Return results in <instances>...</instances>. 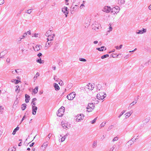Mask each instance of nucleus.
<instances>
[{
  "label": "nucleus",
  "instance_id": "obj_19",
  "mask_svg": "<svg viewBox=\"0 0 151 151\" xmlns=\"http://www.w3.org/2000/svg\"><path fill=\"white\" fill-rule=\"evenodd\" d=\"M95 106L94 104L93 103H89L88 104V106L87 107L89 108H91L93 109H94L95 108Z\"/></svg>",
  "mask_w": 151,
  "mask_h": 151
},
{
  "label": "nucleus",
  "instance_id": "obj_33",
  "mask_svg": "<svg viewBox=\"0 0 151 151\" xmlns=\"http://www.w3.org/2000/svg\"><path fill=\"white\" fill-rule=\"evenodd\" d=\"M97 142L96 141H94L92 145V147L93 148H95L97 146Z\"/></svg>",
  "mask_w": 151,
  "mask_h": 151
},
{
  "label": "nucleus",
  "instance_id": "obj_30",
  "mask_svg": "<svg viewBox=\"0 0 151 151\" xmlns=\"http://www.w3.org/2000/svg\"><path fill=\"white\" fill-rule=\"evenodd\" d=\"M27 105L25 104H22L21 108L22 110H24L26 108Z\"/></svg>",
  "mask_w": 151,
  "mask_h": 151
},
{
  "label": "nucleus",
  "instance_id": "obj_25",
  "mask_svg": "<svg viewBox=\"0 0 151 151\" xmlns=\"http://www.w3.org/2000/svg\"><path fill=\"white\" fill-rule=\"evenodd\" d=\"M59 44L57 42H56L55 43V46H54L53 48V50H56Z\"/></svg>",
  "mask_w": 151,
  "mask_h": 151
},
{
  "label": "nucleus",
  "instance_id": "obj_15",
  "mask_svg": "<svg viewBox=\"0 0 151 151\" xmlns=\"http://www.w3.org/2000/svg\"><path fill=\"white\" fill-rule=\"evenodd\" d=\"M55 36V34H53L51 35L48 37L47 39L48 41H52L53 40L54 37Z\"/></svg>",
  "mask_w": 151,
  "mask_h": 151
},
{
  "label": "nucleus",
  "instance_id": "obj_16",
  "mask_svg": "<svg viewBox=\"0 0 151 151\" xmlns=\"http://www.w3.org/2000/svg\"><path fill=\"white\" fill-rule=\"evenodd\" d=\"M42 48V46L40 45H37L34 48V50L35 51H37L39 50Z\"/></svg>",
  "mask_w": 151,
  "mask_h": 151
},
{
  "label": "nucleus",
  "instance_id": "obj_27",
  "mask_svg": "<svg viewBox=\"0 0 151 151\" xmlns=\"http://www.w3.org/2000/svg\"><path fill=\"white\" fill-rule=\"evenodd\" d=\"M150 117L147 118L143 121V122L144 124L147 123L150 121Z\"/></svg>",
  "mask_w": 151,
  "mask_h": 151
},
{
  "label": "nucleus",
  "instance_id": "obj_35",
  "mask_svg": "<svg viewBox=\"0 0 151 151\" xmlns=\"http://www.w3.org/2000/svg\"><path fill=\"white\" fill-rule=\"evenodd\" d=\"M109 55L108 54H106V55H105L102 56L101 57V58L102 59H104L106 58L109 57Z\"/></svg>",
  "mask_w": 151,
  "mask_h": 151
},
{
  "label": "nucleus",
  "instance_id": "obj_28",
  "mask_svg": "<svg viewBox=\"0 0 151 151\" xmlns=\"http://www.w3.org/2000/svg\"><path fill=\"white\" fill-rule=\"evenodd\" d=\"M19 127H17L13 130L12 134L13 135H14L16 134V132L19 130Z\"/></svg>",
  "mask_w": 151,
  "mask_h": 151
},
{
  "label": "nucleus",
  "instance_id": "obj_50",
  "mask_svg": "<svg viewBox=\"0 0 151 151\" xmlns=\"http://www.w3.org/2000/svg\"><path fill=\"white\" fill-rule=\"evenodd\" d=\"M72 86V83H70V84H69L68 85V86H67V87L69 88H70Z\"/></svg>",
  "mask_w": 151,
  "mask_h": 151
},
{
  "label": "nucleus",
  "instance_id": "obj_63",
  "mask_svg": "<svg viewBox=\"0 0 151 151\" xmlns=\"http://www.w3.org/2000/svg\"><path fill=\"white\" fill-rule=\"evenodd\" d=\"M42 54L41 53H39L37 54V56L39 57H40L42 55Z\"/></svg>",
  "mask_w": 151,
  "mask_h": 151
},
{
  "label": "nucleus",
  "instance_id": "obj_8",
  "mask_svg": "<svg viewBox=\"0 0 151 151\" xmlns=\"http://www.w3.org/2000/svg\"><path fill=\"white\" fill-rule=\"evenodd\" d=\"M94 87V85L93 84H92L89 83L88 85H86V88L87 89L92 90L93 89Z\"/></svg>",
  "mask_w": 151,
  "mask_h": 151
},
{
  "label": "nucleus",
  "instance_id": "obj_44",
  "mask_svg": "<svg viewBox=\"0 0 151 151\" xmlns=\"http://www.w3.org/2000/svg\"><path fill=\"white\" fill-rule=\"evenodd\" d=\"M86 108L87 109V111L88 112H91L93 110V109L91 108H89L88 107H87Z\"/></svg>",
  "mask_w": 151,
  "mask_h": 151
},
{
  "label": "nucleus",
  "instance_id": "obj_46",
  "mask_svg": "<svg viewBox=\"0 0 151 151\" xmlns=\"http://www.w3.org/2000/svg\"><path fill=\"white\" fill-rule=\"evenodd\" d=\"M27 35V33H25L24 34L23 36H22L20 37L21 38V39H22L24 38Z\"/></svg>",
  "mask_w": 151,
  "mask_h": 151
},
{
  "label": "nucleus",
  "instance_id": "obj_24",
  "mask_svg": "<svg viewBox=\"0 0 151 151\" xmlns=\"http://www.w3.org/2000/svg\"><path fill=\"white\" fill-rule=\"evenodd\" d=\"M68 135V134H66L65 135H64L63 136H62V135L60 134V137H61L62 138L61 139V142H63L66 139L67 136Z\"/></svg>",
  "mask_w": 151,
  "mask_h": 151
},
{
  "label": "nucleus",
  "instance_id": "obj_52",
  "mask_svg": "<svg viewBox=\"0 0 151 151\" xmlns=\"http://www.w3.org/2000/svg\"><path fill=\"white\" fill-rule=\"evenodd\" d=\"M62 60H59L58 61V64L59 65H60L62 64Z\"/></svg>",
  "mask_w": 151,
  "mask_h": 151
},
{
  "label": "nucleus",
  "instance_id": "obj_43",
  "mask_svg": "<svg viewBox=\"0 0 151 151\" xmlns=\"http://www.w3.org/2000/svg\"><path fill=\"white\" fill-rule=\"evenodd\" d=\"M118 1H120V4H124L125 3V0H118Z\"/></svg>",
  "mask_w": 151,
  "mask_h": 151
},
{
  "label": "nucleus",
  "instance_id": "obj_23",
  "mask_svg": "<svg viewBox=\"0 0 151 151\" xmlns=\"http://www.w3.org/2000/svg\"><path fill=\"white\" fill-rule=\"evenodd\" d=\"M25 101L26 103H28L29 102V100L30 99V96L27 94L25 95Z\"/></svg>",
  "mask_w": 151,
  "mask_h": 151
},
{
  "label": "nucleus",
  "instance_id": "obj_4",
  "mask_svg": "<svg viewBox=\"0 0 151 151\" xmlns=\"http://www.w3.org/2000/svg\"><path fill=\"white\" fill-rule=\"evenodd\" d=\"M76 95V94L74 92H72L68 94L67 96V99L70 100H72L73 99Z\"/></svg>",
  "mask_w": 151,
  "mask_h": 151
},
{
  "label": "nucleus",
  "instance_id": "obj_5",
  "mask_svg": "<svg viewBox=\"0 0 151 151\" xmlns=\"http://www.w3.org/2000/svg\"><path fill=\"white\" fill-rule=\"evenodd\" d=\"M65 109L64 107L62 106L58 111V113H57V115L59 116H61L63 115V114L64 111Z\"/></svg>",
  "mask_w": 151,
  "mask_h": 151
},
{
  "label": "nucleus",
  "instance_id": "obj_1",
  "mask_svg": "<svg viewBox=\"0 0 151 151\" xmlns=\"http://www.w3.org/2000/svg\"><path fill=\"white\" fill-rule=\"evenodd\" d=\"M61 125L62 127L64 129L67 130L70 127V124L66 122L62 121L61 122Z\"/></svg>",
  "mask_w": 151,
  "mask_h": 151
},
{
  "label": "nucleus",
  "instance_id": "obj_17",
  "mask_svg": "<svg viewBox=\"0 0 151 151\" xmlns=\"http://www.w3.org/2000/svg\"><path fill=\"white\" fill-rule=\"evenodd\" d=\"M52 30H48L46 32V33L45 34V35L46 36H47L48 37L51 35H52Z\"/></svg>",
  "mask_w": 151,
  "mask_h": 151
},
{
  "label": "nucleus",
  "instance_id": "obj_38",
  "mask_svg": "<svg viewBox=\"0 0 151 151\" xmlns=\"http://www.w3.org/2000/svg\"><path fill=\"white\" fill-rule=\"evenodd\" d=\"M40 75V74L39 73H37L36 75L35 76L34 78V79L35 80Z\"/></svg>",
  "mask_w": 151,
  "mask_h": 151
},
{
  "label": "nucleus",
  "instance_id": "obj_37",
  "mask_svg": "<svg viewBox=\"0 0 151 151\" xmlns=\"http://www.w3.org/2000/svg\"><path fill=\"white\" fill-rule=\"evenodd\" d=\"M122 46H123V45H120L119 47L118 46H115V48L117 50H120V49L122 48Z\"/></svg>",
  "mask_w": 151,
  "mask_h": 151
},
{
  "label": "nucleus",
  "instance_id": "obj_59",
  "mask_svg": "<svg viewBox=\"0 0 151 151\" xmlns=\"http://www.w3.org/2000/svg\"><path fill=\"white\" fill-rule=\"evenodd\" d=\"M59 84L61 86H62L64 85L63 82L61 81L59 83Z\"/></svg>",
  "mask_w": 151,
  "mask_h": 151
},
{
  "label": "nucleus",
  "instance_id": "obj_48",
  "mask_svg": "<svg viewBox=\"0 0 151 151\" xmlns=\"http://www.w3.org/2000/svg\"><path fill=\"white\" fill-rule=\"evenodd\" d=\"M68 10H67V11H65V13H64L65 14V17H67L68 16V12H69V11H68Z\"/></svg>",
  "mask_w": 151,
  "mask_h": 151
},
{
  "label": "nucleus",
  "instance_id": "obj_36",
  "mask_svg": "<svg viewBox=\"0 0 151 151\" xmlns=\"http://www.w3.org/2000/svg\"><path fill=\"white\" fill-rule=\"evenodd\" d=\"M97 117H96V118H95L92 121H91L90 122H91V123L92 124H94L96 121V120L97 119Z\"/></svg>",
  "mask_w": 151,
  "mask_h": 151
},
{
  "label": "nucleus",
  "instance_id": "obj_10",
  "mask_svg": "<svg viewBox=\"0 0 151 151\" xmlns=\"http://www.w3.org/2000/svg\"><path fill=\"white\" fill-rule=\"evenodd\" d=\"M37 106H33L32 108V114L33 115H35L36 113V111L37 110Z\"/></svg>",
  "mask_w": 151,
  "mask_h": 151
},
{
  "label": "nucleus",
  "instance_id": "obj_60",
  "mask_svg": "<svg viewBox=\"0 0 151 151\" xmlns=\"http://www.w3.org/2000/svg\"><path fill=\"white\" fill-rule=\"evenodd\" d=\"M31 104L32 105V106H34L36 105V102H32L31 103Z\"/></svg>",
  "mask_w": 151,
  "mask_h": 151
},
{
  "label": "nucleus",
  "instance_id": "obj_64",
  "mask_svg": "<svg viewBox=\"0 0 151 151\" xmlns=\"http://www.w3.org/2000/svg\"><path fill=\"white\" fill-rule=\"evenodd\" d=\"M10 59L9 58H7L6 59V61L7 63H9L10 62Z\"/></svg>",
  "mask_w": 151,
  "mask_h": 151
},
{
  "label": "nucleus",
  "instance_id": "obj_29",
  "mask_svg": "<svg viewBox=\"0 0 151 151\" xmlns=\"http://www.w3.org/2000/svg\"><path fill=\"white\" fill-rule=\"evenodd\" d=\"M36 61L37 63H38L40 64H43L44 63V60H42L41 58H40L39 59H37Z\"/></svg>",
  "mask_w": 151,
  "mask_h": 151
},
{
  "label": "nucleus",
  "instance_id": "obj_3",
  "mask_svg": "<svg viewBox=\"0 0 151 151\" xmlns=\"http://www.w3.org/2000/svg\"><path fill=\"white\" fill-rule=\"evenodd\" d=\"M106 94L104 92H100L97 95V98L99 100H102L106 96Z\"/></svg>",
  "mask_w": 151,
  "mask_h": 151
},
{
  "label": "nucleus",
  "instance_id": "obj_57",
  "mask_svg": "<svg viewBox=\"0 0 151 151\" xmlns=\"http://www.w3.org/2000/svg\"><path fill=\"white\" fill-rule=\"evenodd\" d=\"M26 12L29 14H30L32 12V11H31V9H29L27 10Z\"/></svg>",
  "mask_w": 151,
  "mask_h": 151
},
{
  "label": "nucleus",
  "instance_id": "obj_22",
  "mask_svg": "<svg viewBox=\"0 0 151 151\" xmlns=\"http://www.w3.org/2000/svg\"><path fill=\"white\" fill-rule=\"evenodd\" d=\"M133 111H131L129 112H127L126 114V116H125L126 118H128L132 113Z\"/></svg>",
  "mask_w": 151,
  "mask_h": 151
},
{
  "label": "nucleus",
  "instance_id": "obj_56",
  "mask_svg": "<svg viewBox=\"0 0 151 151\" xmlns=\"http://www.w3.org/2000/svg\"><path fill=\"white\" fill-rule=\"evenodd\" d=\"M15 81H16V82H15V83L16 84H18V83H19V82H21V81H19L18 80H16V79H15Z\"/></svg>",
  "mask_w": 151,
  "mask_h": 151
},
{
  "label": "nucleus",
  "instance_id": "obj_39",
  "mask_svg": "<svg viewBox=\"0 0 151 151\" xmlns=\"http://www.w3.org/2000/svg\"><path fill=\"white\" fill-rule=\"evenodd\" d=\"M79 60L80 61H83V62H86V59L84 58H79Z\"/></svg>",
  "mask_w": 151,
  "mask_h": 151
},
{
  "label": "nucleus",
  "instance_id": "obj_18",
  "mask_svg": "<svg viewBox=\"0 0 151 151\" xmlns=\"http://www.w3.org/2000/svg\"><path fill=\"white\" fill-rule=\"evenodd\" d=\"M7 51L6 50L1 52L0 53V56H1L0 58H2L5 55L7 54Z\"/></svg>",
  "mask_w": 151,
  "mask_h": 151
},
{
  "label": "nucleus",
  "instance_id": "obj_34",
  "mask_svg": "<svg viewBox=\"0 0 151 151\" xmlns=\"http://www.w3.org/2000/svg\"><path fill=\"white\" fill-rule=\"evenodd\" d=\"M151 63V59L149 60L147 62H146L145 64V66H148L149 65V64Z\"/></svg>",
  "mask_w": 151,
  "mask_h": 151
},
{
  "label": "nucleus",
  "instance_id": "obj_26",
  "mask_svg": "<svg viewBox=\"0 0 151 151\" xmlns=\"http://www.w3.org/2000/svg\"><path fill=\"white\" fill-rule=\"evenodd\" d=\"M54 87L56 91H58L60 89V87L58 85L57 83H55L54 84Z\"/></svg>",
  "mask_w": 151,
  "mask_h": 151
},
{
  "label": "nucleus",
  "instance_id": "obj_9",
  "mask_svg": "<svg viewBox=\"0 0 151 151\" xmlns=\"http://www.w3.org/2000/svg\"><path fill=\"white\" fill-rule=\"evenodd\" d=\"M147 29H146L143 28V29L138 30L136 31V33L137 34H142L146 32Z\"/></svg>",
  "mask_w": 151,
  "mask_h": 151
},
{
  "label": "nucleus",
  "instance_id": "obj_11",
  "mask_svg": "<svg viewBox=\"0 0 151 151\" xmlns=\"http://www.w3.org/2000/svg\"><path fill=\"white\" fill-rule=\"evenodd\" d=\"M73 4L72 6L70 8V11L71 12V14H73L74 13V10H76L78 8V6L77 5H75V7H72L73 6Z\"/></svg>",
  "mask_w": 151,
  "mask_h": 151
},
{
  "label": "nucleus",
  "instance_id": "obj_55",
  "mask_svg": "<svg viewBox=\"0 0 151 151\" xmlns=\"http://www.w3.org/2000/svg\"><path fill=\"white\" fill-rule=\"evenodd\" d=\"M52 135V134H50V133L47 136V137H48V138L47 139V140H49L50 138V137H51V136Z\"/></svg>",
  "mask_w": 151,
  "mask_h": 151
},
{
  "label": "nucleus",
  "instance_id": "obj_40",
  "mask_svg": "<svg viewBox=\"0 0 151 151\" xmlns=\"http://www.w3.org/2000/svg\"><path fill=\"white\" fill-rule=\"evenodd\" d=\"M101 86L99 84L97 86L96 89L97 90L99 91L100 90V88H101Z\"/></svg>",
  "mask_w": 151,
  "mask_h": 151
},
{
  "label": "nucleus",
  "instance_id": "obj_51",
  "mask_svg": "<svg viewBox=\"0 0 151 151\" xmlns=\"http://www.w3.org/2000/svg\"><path fill=\"white\" fill-rule=\"evenodd\" d=\"M22 39H21V37H20L17 40V43H19L20 42V41Z\"/></svg>",
  "mask_w": 151,
  "mask_h": 151
},
{
  "label": "nucleus",
  "instance_id": "obj_31",
  "mask_svg": "<svg viewBox=\"0 0 151 151\" xmlns=\"http://www.w3.org/2000/svg\"><path fill=\"white\" fill-rule=\"evenodd\" d=\"M68 8L67 7H64L63 8H62V11L63 13H65V11L67 12Z\"/></svg>",
  "mask_w": 151,
  "mask_h": 151
},
{
  "label": "nucleus",
  "instance_id": "obj_32",
  "mask_svg": "<svg viewBox=\"0 0 151 151\" xmlns=\"http://www.w3.org/2000/svg\"><path fill=\"white\" fill-rule=\"evenodd\" d=\"M38 87L36 86L35 87V88L33 90V92L35 93H36L38 92Z\"/></svg>",
  "mask_w": 151,
  "mask_h": 151
},
{
  "label": "nucleus",
  "instance_id": "obj_14",
  "mask_svg": "<svg viewBox=\"0 0 151 151\" xmlns=\"http://www.w3.org/2000/svg\"><path fill=\"white\" fill-rule=\"evenodd\" d=\"M93 25H94V29L95 30L98 29H99V27L100 26V24H99L97 22H95L93 24Z\"/></svg>",
  "mask_w": 151,
  "mask_h": 151
},
{
  "label": "nucleus",
  "instance_id": "obj_6",
  "mask_svg": "<svg viewBox=\"0 0 151 151\" xmlns=\"http://www.w3.org/2000/svg\"><path fill=\"white\" fill-rule=\"evenodd\" d=\"M102 10L104 12L108 13L111 11V9L110 6H105L103 8Z\"/></svg>",
  "mask_w": 151,
  "mask_h": 151
},
{
  "label": "nucleus",
  "instance_id": "obj_47",
  "mask_svg": "<svg viewBox=\"0 0 151 151\" xmlns=\"http://www.w3.org/2000/svg\"><path fill=\"white\" fill-rule=\"evenodd\" d=\"M106 124V122H102L100 125V126L101 127H104L105 125Z\"/></svg>",
  "mask_w": 151,
  "mask_h": 151
},
{
  "label": "nucleus",
  "instance_id": "obj_53",
  "mask_svg": "<svg viewBox=\"0 0 151 151\" xmlns=\"http://www.w3.org/2000/svg\"><path fill=\"white\" fill-rule=\"evenodd\" d=\"M4 3V0H0V5H2Z\"/></svg>",
  "mask_w": 151,
  "mask_h": 151
},
{
  "label": "nucleus",
  "instance_id": "obj_20",
  "mask_svg": "<svg viewBox=\"0 0 151 151\" xmlns=\"http://www.w3.org/2000/svg\"><path fill=\"white\" fill-rule=\"evenodd\" d=\"M138 99V97L137 98V99H135L134 100L132 103L131 104H130L129 107H131L133 106L135 104H136L137 102V100Z\"/></svg>",
  "mask_w": 151,
  "mask_h": 151
},
{
  "label": "nucleus",
  "instance_id": "obj_62",
  "mask_svg": "<svg viewBox=\"0 0 151 151\" xmlns=\"http://www.w3.org/2000/svg\"><path fill=\"white\" fill-rule=\"evenodd\" d=\"M84 6V5L83 4L81 5L80 6V8L81 9H82L83 8V6Z\"/></svg>",
  "mask_w": 151,
  "mask_h": 151
},
{
  "label": "nucleus",
  "instance_id": "obj_13",
  "mask_svg": "<svg viewBox=\"0 0 151 151\" xmlns=\"http://www.w3.org/2000/svg\"><path fill=\"white\" fill-rule=\"evenodd\" d=\"M48 144V143L47 142L44 143L43 145L41 146V149L43 150H45Z\"/></svg>",
  "mask_w": 151,
  "mask_h": 151
},
{
  "label": "nucleus",
  "instance_id": "obj_58",
  "mask_svg": "<svg viewBox=\"0 0 151 151\" xmlns=\"http://www.w3.org/2000/svg\"><path fill=\"white\" fill-rule=\"evenodd\" d=\"M112 126L113 125H110L108 128V131L110 130L112 128Z\"/></svg>",
  "mask_w": 151,
  "mask_h": 151
},
{
  "label": "nucleus",
  "instance_id": "obj_49",
  "mask_svg": "<svg viewBox=\"0 0 151 151\" xmlns=\"http://www.w3.org/2000/svg\"><path fill=\"white\" fill-rule=\"evenodd\" d=\"M109 29L108 30V32H110V31H111L112 29V28L111 27H110L108 28Z\"/></svg>",
  "mask_w": 151,
  "mask_h": 151
},
{
  "label": "nucleus",
  "instance_id": "obj_61",
  "mask_svg": "<svg viewBox=\"0 0 151 151\" xmlns=\"http://www.w3.org/2000/svg\"><path fill=\"white\" fill-rule=\"evenodd\" d=\"M26 117V116L25 115L23 117V118H22V119L21 121V122H22L23 121V120L24 119V118Z\"/></svg>",
  "mask_w": 151,
  "mask_h": 151
},
{
  "label": "nucleus",
  "instance_id": "obj_12",
  "mask_svg": "<svg viewBox=\"0 0 151 151\" xmlns=\"http://www.w3.org/2000/svg\"><path fill=\"white\" fill-rule=\"evenodd\" d=\"M52 45V42L50 41H48L46 43L45 47V49H47L49 47H50Z\"/></svg>",
  "mask_w": 151,
  "mask_h": 151
},
{
  "label": "nucleus",
  "instance_id": "obj_45",
  "mask_svg": "<svg viewBox=\"0 0 151 151\" xmlns=\"http://www.w3.org/2000/svg\"><path fill=\"white\" fill-rule=\"evenodd\" d=\"M125 112V111H122L120 114L119 116L118 117L120 118Z\"/></svg>",
  "mask_w": 151,
  "mask_h": 151
},
{
  "label": "nucleus",
  "instance_id": "obj_42",
  "mask_svg": "<svg viewBox=\"0 0 151 151\" xmlns=\"http://www.w3.org/2000/svg\"><path fill=\"white\" fill-rule=\"evenodd\" d=\"M3 110V108L1 106H0V114L2 113Z\"/></svg>",
  "mask_w": 151,
  "mask_h": 151
},
{
  "label": "nucleus",
  "instance_id": "obj_41",
  "mask_svg": "<svg viewBox=\"0 0 151 151\" xmlns=\"http://www.w3.org/2000/svg\"><path fill=\"white\" fill-rule=\"evenodd\" d=\"M119 139V138L117 137H115L113 139L112 141L114 142L117 141Z\"/></svg>",
  "mask_w": 151,
  "mask_h": 151
},
{
  "label": "nucleus",
  "instance_id": "obj_54",
  "mask_svg": "<svg viewBox=\"0 0 151 151\" xmlns=\"http://www.w3.org/2000/svg\"><path fill=\"white\" fill-rule=\"evenodd\" d=\"M13 148H14V150L12 148H9L8 151H14L15 150V149L14 147Z\"/></svg>",
  "mask_w": 151,
  "mask_h": 151
},
{
  "label": "nucleus",
  "instance_id": "obj_7",
  "mask_svg": "<svg viewBox=\"0 0 151 151\" xmlns=\"http://www.w3.org/2000/svg\"><path fill=\"white\" fill-rule=\"evenodd\" d=\"M120 10V8L118 6H116L114 7L113 8L111 9V12L114 13L115 12L116 13H118Z\"/></svg>",
  "mask_w": 151,
  "mask_h": 151
},
{
  "label": "nucleus",
  "instance_id": "obj_21",
  "mask_svg": "<svg viewBox=\"0 0 151 151\" xmlns=\"http://www.w3.org/2000/svg\"><path fill=\"white\" fill-rule=\"evenodd\" d=\"M104 48H105V50H106V48L104 46H102L101 47H97L96 48V49L99 51H103L104 50Z\"/></svg>",
  "mask_w": 151,
  "mask_h": 151
},
{
  "label": "nucleus",
  "instance_id": "obj_2",
  "mask_svg": "<svg viewBox=\"0 0 151 151\" xmlns=\"http://www.w3.org/2000/svg\"><path fill=\"white\" fill-rule=\"evenodd\" d=\"M84 116V115L83 114H78L75 117V120L76 122H80L83 119Z\"/></svg>",
  "mask_w": 151,
  "mask_h": 151
}]
</instances>
